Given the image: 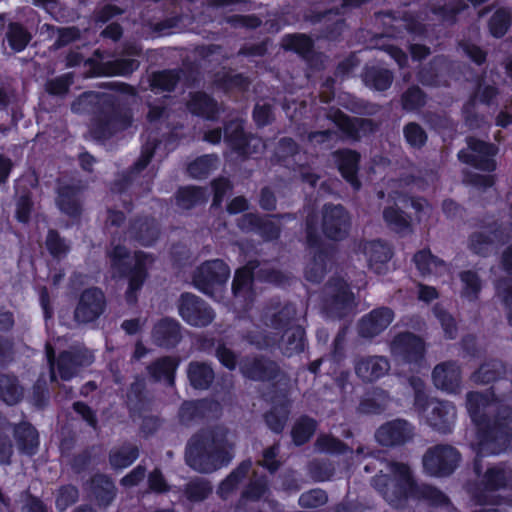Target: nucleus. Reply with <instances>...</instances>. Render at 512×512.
<instances>
[{"label":"nucleus","mask_w":512,"mask_h":512,"mask_svg":"<svg viewBox=\"0 0 512 512\" xmlns=\"http://www.w3.org/2000/svg\"><path fill=\"white\" fill-rule=\"evenodd\" d=\"M488 393H467L466 406L475 427L478 452L498 455L506 450L512 440V407H488Z\"/></svg>","instance_id":"f257e3e1"},{"label":"nucleus","mask_w":512,"mask_h":512,"mask_svg":"<svg viewBox=\"0 0 512 512\" xmlns=\"http://www.w3.org/2000/svg\"><path fill=\"white\" fill-rule=\"evenodd\" d=\"M75 113H90V133L99 141H107L131 127L132 110L109 94L84 92L71 104Z\"/></svg>","instance_id":"f03ea898"},{"label":"nucleus","mask_w":512,"mask_h":512,"mask_svg":"<svg viewBox=\"0 0 512 512\" xmlns=\"http://www.w3.org/2000/svg\"><path fill=\"white\" fill-rule=\"evenodd\" d=\"M391 471L393 476L375 475L371 484L392 508H404L409 498L424 500L433 507L451 504L449 497L437 487L417 484L407 464L394 462Z\"/></svg>","instance_id":"7ed1b4c3"},{"label":"nucleus","mask_w":512,"mask_h":512,"mask_svg":"<svg viewBox=\"0 0 512 512\" xmlns=\"http://www.w3.org/2000/svg\"><path fill=\"white\" fill-rule=\"evenodd\" d=\"M232 458L227 431L219 426L199 429L186 444V464L199 473H212L227 466Z\"/></svg>","instance_id":"20e7f679"},{"label":"nucleus","mask_w":512,"mask_h":512,"mask_svg":"<svg viewBox=\"0 0 512 512\" xmlns=\"http://www.w3.org/2000/svg\"><path fill=\"white\" fill-rule=\"evenodd\" d=\"M110 272L113 279L127 280L124 293L128 305L137 304L139 294L149 278L148 260L151 255L142 250H136L131 257V251L123 244L112 245L107 250Z\"/></svg>","instance_id":"39448f33"},{"label":"nucleus","mask_w":512,"mask_h":512,"mask_svg":"<svg viewBox=\"0 0 512 512\" xmlns=\"http://www.w3.org/2000/svg\"><path fill=\"white\" fill-rule=\"evenodd\" d=\"M305 246L313 251L312 258L304 270L305 279L313 284H320L326 274L332 257V247L326 244L319 233V218L316 212L307 213L304 220Z\"/></svg>","instance_id":"423d86ee"},{"label":"nucleus","mask_w":512,"mask_h":512,"mask_svg":"<svg viewBox=\"0 0 512 512\" xmlns=\"http://www.w3.org/2000/svg\"><path fill=\"white\" fill-rule=\"evenodd\" d=\"M512 488V469L501 462L488 467L472 491V498L479 505H494L498 502L491 492Z\"/></svg>","instance_id":"0eeeda50"},{"label":"nucleus","mask_w":512,"mask_h":512,"mask_svg":"<svg viewBox=\"0 0 512 512\" xmlns=\"http://www.w3.org/2000/svg\"><path fill=\"white\" fill-rule=\"evenodd\" d=\"M239 371L245 379L269 383L274 389L286 376L277 361L263 354L243 357L239 362Z\"/></svg>","instance_id":"6e6552de"},{"label":"nucleus","mask_w":512,"mask_h":512,"mask_svg":"<svg viewBox=\"0 0 512 512\" xmlns=\"http://www.w3.org/2000/svg\"><path fill=\"white\" fill-rule=\"evenodd\" d=\"M467 149L458 151V160L477 170L492 173L497 168L495 156L498 153V147L491 143L474 136L466 137Z\"/></svg>","instance_id":"1a4fd4ad"},{"label":"nucleus","mask_w":512,"mask_h":512,"mask_svg":"<svg viewBox=\"0 0 512 512\" xmlns=\"http://www.w3.org/2000/svg\"><path fill=\"white\" fill-rule=\"evenodd\" d=\"M389 347L392 356L404 364L421 367L425 361L426 343L421 336L411 331L396 333Z\"/></svg>","instance_id":"9d476101"},{"label":"nucleus","mask_w":512,"mask_h":512,"mask_svg":"<svg viewBox=\"0 0 512 512\" xmlns=\"http://www.w3.org/2000/svg\"><path fill=\"white\" fill-rule=\"evenodd\" d=\"M460 460L461 454L455 447L437 444L423 455V468L430 476L445 477L454 473Z\"/></svg>","instance_id":"9b49d317"},{"label":"nucleus","mask_w":512,"mask_h":512,"mask_svg":"<svg viewBox=\"0 0 512 512\" xmlns=\"http://www.w3.org/2000/svg\"><path fill=\"white\" fill-rule=\"evenodd\" d=\"M230 276V267L222 259L203 262L194 272L193 284L196 289L207 296L224 286Z\"/></svg>","instance_id":"f8f14e48"},{"label":"nucleus","mask_w":512,"mask_h":512,"mask_svg":"<svg viewBox=\"0 0 512 512\" xmlns=\"http://www.w3.org/2000/svg\"><path fill=\"white\" fill-rule=\"evenodd\" d=\"M351 216L341 204L326 203L322 208L321 231L328 240L339 242L347 238Z\"/></svg>","instance_id":"ddd939ff"},{"label":"nucleus","mask_w":512,"mask_h":512,"mask_svg":"<svg viewBox=\"0 0 512 512\" xmlns=\"http://www.w3.org/2000/svg\"><path fill=\"white\" fill-rule=\"evenodd\" d=\"M177 307L182 320L193 327H207L215 318L213 308L202 298L190 292H183L180 295Z\"/></svg>","instance_id":"4468645a"},{"label":"nucleus","mask_w":512,"mask_h":512,"mask_svg":"<svg viewBox=\"0 0 512 512\" xmlns=\"http://www.w3.org/2000/svg\"><path fill=\"white\" fill-rule=\"evenodd\" d=\"M270 218L282 220L284 218L291 219L292 216L289 213L261 216L257 213L248 212L237 219V227L245 233H256L266 242L276 241L281 236V227Z\"/></svg>","instance_id":"2eb2a0df"},{"label":"nucleus","mask_w":512,"mask_h":512,"mask_svg":"<svg viewBox=\"0 0 512 512\" xmlns=\"http://www.w3.org/2000/svg\"><path fill=\"white\" fill-rule=\"evenodd\" d=\"M325 307L336 317H344L352 308L354 294L348 282L340 276H332L325 284Z\"/></svg>","instance_id":"dca6fc26"},{"label":"nucleus","mask_w":512,"mask_h":512,"mask_svg":"<svg viewBox=\"0 0 512 512\" xmlns=\"http://www.w3.org/2000/svg\"><path fill=\"white\" fill-rule=\"evenodd\" d=\"M415 427L407 420L396 418L381 424L375 431V440L383 447H400L411 442Z\"/></svg>","instance_id":"f3484780"},{"label":"nucleus","mask_w":512,"mask_h":512,"mask_svg":"<svg viewBox=\"0 0 512 512\" xmlns=\"http://www.w3.org/2000/svg\"><path fill=\"white\" fill-rule=\"evenodd\" d=\"M107 301L103 290L92 286L82 290L74 311L78 323H91L96 321L106 310Z\"/></svg>","instance_id":"a211bd4d"},{"label":"nucleus","mask_w":512,"mask_h":512,"mask_svg":"<svg viewBox=\"0 0 512 512\" xmlns=\"http://www.w3.org/2000/svg\"><path fill=\"white\" fill-rule=\"evenodd\" d=\"M87 498L100 509H106L117 498L118 489L113 478L105 473L96 472L83 484Z\"/></svg>","instance_id":"6ab92c4d"},{"label":"nucleus","mask_w":512,"mask_h":512,"mask_svg":"<svg viewBox=\"0 0 512 512\" xmlns=\"http://www.w3.org/2000/svg\"><path fill=\"white\" fill-rule=\"evenodd\" d=\"M223 137L225 144L238 156L246 159L252 155L251 142L255 139L251 132L245 130L242 119L235 118L224 123Z\"/></svg>","instance_id":"aec40b11"},{"label":"nucleus","mask_w":512,"mask_h":512,"mask_svg":"<svg viewBox=\"0 0 512 512\" xmlns=\"http://www.w3.org/2000/svg\"><path fill=\"white\" fill-rule=\"evenodd\" d=\"M259 265L260 263L257 259H252L235 271L232 281V293L235 299L243 302L245 307L252 306L255 301V270Z\"/></svg>","instance_id":"412c9836"},{"label":"nucleus","mask_w":512,"mask_h":512,"mask_svg":"<svg viewBox=\"0 0 512 512\" xmlns=\"http://www.w3.org/2000/svg\"><path fill=\"white\" fill-rule=\"evenodd\" d=\"M221 412V404L213 398H200L185 400L178 410V418L181 424L189 426L192 423L216 416Z\"/></svg>","instance_id":"4be33fe9"},{"label":"nucleus","mask_w":512,"mask_h":512,"mask_svg":"<svg viewBox=\"0 0 512 512\" xmlns=\"http://www.w3.org/2000/svg\"><path fill=\"white\" fill-rule=\"evenodd\" d=\"M395 313L387 306L376 307L363 315L357 324L358 335L371 340L383 333L393 322Z\"/></svg>","instance_id":"5701e85b"},{"label":"nucleus","mask_w":512,"mask_h":512,"mask_svg":"<svg viewBox=\"0 0 512 512\" xmlns=\"http://www.w3.org/2000/svg\"><path fill=\"white\" fill-rule=\"evenodd\" d=\"M327 118L331 120L342 133L343 137L353 141H358L363 133L373 130V120L368 118L351 117L342 110L331 109Z\"/></svg>","instance_id":"b1692460"},{"label":"nucleus","mask_w":512,"mask_h":512,"mask_svg":"<svg viewBox=\"0 0 512 512\" xmlns=\"http://www.w3.org/2000/svg\"><path fill=\"white\" fill-rule=\"evenodd\" d=\"M335 165L341 177L354 189L359 190L362 183L359 178L361 155L350 148L338 149L333 153Z\"/></svg>","instance_id":"393cba45"},{"label":"nucleus","mask_w":512,"mask_h":512,"mask_svg":"<svg viewBox=\"0 0 512 512\" xmlns=\"http://www.w3.org/2000/svg\"><path fill=\"white\" fill-rule=\"evenodd\" d=\"M186 109L192 116L211 122L217 121L222 111L219 102L201 90L189 92Z\"/></svg>","instance_id":"a878e982"},{"label":"nucleus","mask_w":512,"mask_h":512,"mask_svg":"<svg viewBox=\"0 0 512 512\" xmlns=\"http://www.w3.org/2000/svg\"><path fill=\"white\" fill-rule=\"evenodd\" d=\"M128 234L141 246L151 247L160 236V226L153 216H136L129 221Z\"/></svg>","instance_id":"bb28decb"},{"label":"nucleus","mask_w":512,"mask_h":512,"mask_svg":"<svg viewBox=\"0 0 512 512\" xmlns=\"http://www.w3.org/2000/svg\"><path fill=\"white\" fill-rule=\"evenodd\" d=\"M432 380L436 388L448 393H458L462 383L461 367L456 361L441 362L434 367Z\"/></svg>","instance_id":"cd10ccee"},{"label":"nucleus","mask_w":512,"mask_h":512,"mask_svg":"<svg viewBox=\"0 0 512 512\" xmlns=\"http://www.w3.org/2000/svg\"><path fill=\"white\" fill-rule=\"evenodd\" d=\"M390 361L385 356H364L355 360L354 370L364 383H374L384 377L390 370Z\"/></svg>","instance_id":"c85d7f7f"},{"label":"nucleus","mask_w":512,"mask_h":512,"mask_svg":"<svg viewBox=\"0 0 512 512\" xmlns=\"http://www.w3.org/2000/svg\"><path fill=\"white\" fill-rule=\"evenodd\" d=\"M430 405L431 410L427 416L429 426L441 434L451 433L456 420L454 404L445 400H435Z\"/></svg>","instance_id":"c756f323"},{"label":"nucleus","mask_w":512,"mask_h":512,"mask_svg":"<svg viewBox=\"0 0 512 512\" xmlns=\"http://www.w3.org/2000/svg\"><path fill=\"white\" fill-rule=\"evenodd\" d=\"M272 406L263 415L267 427L275 434H281L289 418L290 409L287 400V392L275 391L271 397Z\"/></svg>","instance_id":"7c9ffc66"},{"label":"nucleus","mask_w":512,"mask_h":512,"mask_svg":"<svg viewBox=\"0 0 512 512\" xmlns=\"http://www.w3.org/2000/svg\"><path fill=\"white\" fill-rule=\"evenodd\" d=\"M152 339L160 348H175L182 339L180 323L170 317L161 318L153 326Z\"/></svg>","instance_id":"2f4dec72"},{"label":"nucleus","mask_w":512,"mask_h":512,"mask_svg":"<svg viewBox=\"0 0 512 512\" xmlns=\"http://www.w3.org/2000/svg\"><path fill=\"white\" fill-rule=\"evenodd\" d=\"M12 432L21 455L33 457L37 454L40 444L39 433L30 422L21 421L13 424Z\"/></svg>","instance_id":"473e14b6"},{"label":"nucleus","mask_w":512,"mask_h":512,"mask_svg":"<svg viewBox=\"0 0 512 512\" xmlns=\"http://www.w3.org/2000/svg\"><path fill=\"white\" fill-rule=\"evenodd\" d=\"M179 364L176 356H162L151 362L147 371L154 382L164 381L168 386H174Z\"/></svg>","instance_id":"72a5a7b5"},{"label":"nucleus","mask_w":512,"mask_h":512,"mask_svg":"<svg viewBox=\"0 0 512 512\" xmlns=\"http://www.w3.org/2000/svg\"><path fill=\"white\" fill-rule=\"evenodd\" d=\"M361 80L370 90L385 92L392 86L394 74L388 68L366 64L361 72Z\"/></svg>","instance_id":"f704fd0d"},{"label":"nucleus","mask_w":512,"mask_h":512,"mask_svg":"<svg viewBox=\"0 0 512 512\" xmlns=\"http://www.w3.org/2000/svg\"><path fill=\"white\" fill-rule=\"evenodd\" d=\"M186 374L189 384L194 390H208L215 380V371L212 365L205 361L189 362Z\"/></svg>","instance_id":"c9c22d12"},{"label":"nucleus","mask_w":512,"mask_h":512,"mask_svg":"<svg viewBox=\"0 0 512 512\" xmlns=\"http://www.w3.org/2000/svg\"><path fill=\"white\" fill-rule=\"evenodd\" d=\"M364 254L367 257L368 266L376 273H382L385 265L393 256L392 248L381 239H374L364 246Z\"/></svg>","instance_id":"e433bc0d"},{"label":"nucleus","mask_w":512,"mask_h":512,"mask_svg":"<svg viewBox=\"0 0 512 512\" xmlns=\"http://www.w3.org/2000/svg\"><path fill=\"white\" fill-rule=\"evenodd\" d=\"M142 49L135 45H127L123 49V55L127 57H120L108 62V74L117 76H130L133 72L138 70L140 61L131 58L133 56H141Z\"/></svg>","instance_id":"4c0bfd02"},{"label":"nucleus","mask_w":512,"mask_h":512,"mask_svg":"<svg viewBox=\"0 0 512 512\" xmlns=\"http://www.w3.org/2000/svg\"><path fill=\"white\" fill-rule=\"evenodd\" d=\"M253 462L251 458L242 460L219 484L217 494L221 499L228 497L235 492L239 485L247 478Z\"/></svg>","instance_id":"58836bf2"},{"label":"nucleus","mask_w":512,"mask_h":512,"mask_svg":"<svg viewBox=\"0 0 512 512\" xmlns=\"http://www.w3.org/2000/svg\"><path fill=\"white\" fill-rule=\"evenodd\" d=\"M270 308L276 310L270 316V326L276 331L287 330L296 320L297 308L291 302H285L281 305L279 298H272L269 304Z\"/></svg>","instance_id":"ea45409f"},{"label":"nucleus","mask_w":512,"mask_h":512,"mask_svg":"<svg viewBox=\"0 0 512 512\" xmlns=\"http://www.w3.org/2000/svg\"><path fill=\"white\" fill-rule=\"evenodd\" d=\"M209 193L206 187L196 185L181 186L175 193V201L179 208L191 210L207 203Z\"/></svg>","instance_id":"a19ab883"},{"label":"nucleus","mask_w":512,"mask_h":512,"mask_svg":"<svg viewBox=\"0 0 512 512\" xmlns=\"http://www.w3.org/2000/svg\"><path fill=\"white\" fill-rule=\"evenodd\" d=\"M314 40L304 33L285 34L281 39V48L293 52L302 59L309 61L314 55Z\"/></svg>","instance_id":"79ce46f5"},{"label":"nucleus","mask_w":512,"mask_h":512,"mask_svg":"<svg viewBox=\"0 0 512 512\" xmlns=\"http://www.w3.org/2000/svg\"><path fill=\"white\" fill-rule=\"evenodd\" d=\"M140 455L139 447L125 442L121 446L113 447L108 453V461L112 470L122 471L130 467Z\"/></svg>","instance_id":"37998d69"},{"label":"nucleus","mask_w":512,"mask_h":512,"mask_svg":"<svg viewBox=\"0 0 512 512\" xmlns=\"http://www.w3.org/2000/svg\"><path fill=\"white\" fill-rule=\"evenodd\" d=\"M25 389L13 373L0 372V401L8 406L19 404L24 398Z\"/></svg>","instance_id":"c03bdc74"},{"label":"nucleus","mask_w":512,"mask_h":512,"mask_svg":"<svg viewBox=\"0 0 512 512\" xmlns=\"http://www.w3.org/2000/svg\"><path fill=\"white\" fill-rule=\"evenodd\" d=\"M93 353L87 348L70 347L65 354L66 381L70 380L80 368L89 367L94 362Z\"/></svg>","instance_id":"a18cd8bd"},{"label":"nucleus","mask_w":512,"mask_h":512,"mask_svg":"<svg viewBox=\"0 0 512 512\" xmlns=\"http://www.w3.org/2000/svg\"><path fill=\"white\" fill-rule=\"evenodd\" d=\"M182 78L181 69H163L150 75V87L155 92L172 93L176 90Z\"/></svg>","instance_id":"49530a36"},{"label":"nucleus","mask_w":512,"mask_h":512,"mask_svg":"<svg viewBox=\"0 0 512 512\" xmlns=\"http://www.w3.org/2000/svg\"><path fill=\"white\" fill-rule=\"evenodd\" d=\"M318 429V421L309 415L299 416L292 428L291 439L295 446L301 447L307 444L315 435Z\"/></svg>","instance_id":"de8ad7c7"},{"label":"nucleus","mask_w":512,"mask_h":512,"mask_svg":"<svg viewBox=\"0 0 512 512\" xmlns=\"http://www.w3.org/2000/svg\"><path fill=\"white\" fill-rule=\"evenodd\" d=\"M387 227L399 235H406L412 231V219L399 207L387 206L382 212Z\"/></svg>","instance_id":"09e8293b"},{"label":"nucleus","mask_w":512,"mask_h":512,"mask_svg":"<svg viewBox=\"0 0 512 512\" xmlns=\"http://www.w3.org/2000/svg\"><path fill=\"white\" fill-rule=\"evenodd\" d=\"M126 403L131 414L141 415L149 409L146 385L143 381L136 380L130 384L126 394Z\"/></svg>","instance_id":"8fccbe9b"},{"label":"nucleus","mask_w":512,"mask_h":512,"mask_svg":"<svg viewBox=\"0 0 512 512\" xmlns=\"http://www.w3.org/2000/svg\"><path fill=\"white\" fill-rule=\"evenodd\" d=\"M270 493L269 479L266 474L253 472V478L245 485L240 494L241 501L259 502Z\"/></svg>","instance_id":"3c124183"},{"label":"nucleus","mask_w":512,"mask_h":512,"mask_svg":"<svg viewBox=\"0 0 512 512\" xmlns=\"http://www.w3.org/2000/svg\"><path fill=\"white\" fill-rule=\"evenodd\" d=\"M281 332H283L282 338L286 356L291 357L304 351L307 339L305 329L302 326L294 325Z\"/></svg>","instance_id":"603ef678"},{"label":"nucleus","mask_w":512,"mask_h":512,"mask_svg":"<svg viewBox=\"0 0 512 512\" xmlns=\"http://www.w3.org/2000/svg\"><path fill=\"white\" fill-rule=\"evenodd\" d=\"M412 260L422 277L429 276L433 272H436L438 268L445 266V261L434 255L429 248H423L417 251Z\"/></svg>","instance_id":"864d4df0"},{"label":"nucleus","mask_w":512,"mask_h":512,"mask_svg":"<svg viewBox=\"0 0 512 512\" xmlns=\"http://www.w3.org/2000/svg\"><path fill=\"white\" fill-rule=\"evenodd\" d=\"M458 276L462 283L461 297L469 302H476L483 287L478 273L474 270H463Z\"/></svg>","instance_id":"5fc2aeb1"},{"label":"nucleus","mask_w":512,"mask_h":512,"mask_svg":"<svg viewBox=\"0 0 512 512\" xmlns=\"http://www.w3.org/2000/svg\"><path fill=\"white\" fill-rule=\"evenodd\" d=\"M503 365L500 361L490 359L482 363L478 369L471 374V380L475 384H491L501 378Z\"/></svg>","instance_id":"6e6d98bb"},{"label":"nucleus","mask_w":512,"mask_h":512,"mask_svg":"<svg viewBox=\"0 0 512 512\" xmlns=\"http://www.w3.org/2000/svg\"><path fill=\"white\" fill-rule=\"evenodd\" d=\"M45 354L49 366L50 381L56 382L59 387H62L64 385V350L59 351L56 356L54 347L50 343H46Z\"/></svg>","instance_id":"4d7b16f0"},{"label":"nucleus","mask_w":512,"mask_h":512,"mask_svg":"<svg viewBox=\"0 0 512 512\" xmlns=\"http://www.w3.org/2000/svg\"><path fill=\"white\" fill-rule=\"evenodd\" d=\"M315 449L318 452L329 455H345L352 449L342 440L332 434H320L315 441Z\"/></svg>","instance_id":"13d9d810"},{"label":"nucleus","mask_w":512,"mask_h":512,"mask_svg":"<svg viewBox=\"0 0 512 512\" xmlns=\"http://www.w3.org/2000/svg\"><path fill=\"white\" fill-rule=\"evenodd\" d=\"M9 47L14 52L23 51L32 39L31 33L19 22H10L6 33Z\"/></svg>","instance_id":"bf43d9fd"},{"label":"nucleus","mask_w":512,"mask_h":512,"mask_svg":"<svg viewBox=\"0 0 512 512\" xmlns=\"http://www.w3.org/2000/svg\"><path fill=\"white\" fill-rule=\"evenodd\" d=\"M512 24V15L509 9L501 7L495 10L488 20L489 33L494 38H502Z\"/></svg>","instance_id":"052dcab7"},{"label":"nucleus","mask_w":512,"mask_h":512,"mask_svg":"<svg viewBox=\"0 0 512 512\" xmlns=\"http://www.w3.org/2000/svg\"><path fill=\"white\" fill-rule=\"evenodd\" d=\"M217 161L215 154L198 156L188 164L187 172L193 179H205L215 168Z\"/></svg>","instance_id":"680f3d73"},{"label":"nucleus","mask_w":512,"mask_h":512,"mask_svg":"<svg viewBox=\"0 0 512 512\" xmlns=\"http://www.w3.org/2000/svg\"><path fill=\"white\" fill-rule=\"evenodd\" d=\"M215 86L228 93L234 89L239 91H245L250 85V81L247 76L242 73L231 74L229 72L218 75L214 81Z\"/></svg>","instance_id":"e2e57ef3"},{"label":"nucleus","mask_w":512,"mask_h":512,"mask_svg":"<svg viewBox=\"0 0 512 512\" xmlns=\"http://www.w3.org/2000/svg\"><path fill=\"white\" fill-rule=\"evenodd\" d=\"M426 98V93L419 86L412 85L401 94V107L406 112L420 110L426 105Z\"/></svg>","instance_id":"0e129e2a"},{"label":"nucleus","mask_w":512,"mask_h":512,"mask_svg":"<svg viewBox=\"0 0 512 512\" xmlns=\"http://www.w3.org/2000/svg\"><path fill=\"white\" fill-rule=\"evenodd\" d=\"M468 248L473 254L486 258L493 251L494 240L491 235L476 231L468 237Z\"/></svg>","instance_id":"69168bd1"},{"label":"nucleus","mask_w":512,"mask_h":512,"mask_svg":"<svg viewBox=\"0 0 512 512\" xmlns=\"http://www.w3.org/2000/svg\"><path fill=\"white\" fill-rule=\"evenodd\" d=\"M211 483L203 478H196L189 481L184 488L185 497L190 502H201L207 499L212 493Z\"/></svg>","instance_id":"338daca9"},{"label":"nucleus","mask_w":512,"mask_h":512,"mask_svg":"<svg viewBox=\"0 0 512 512\" xmlns=\"http://www.w3.org/2000/svg\"><path fill=\"white\" fill-rule=\"evenodd\" d=\"M476 95H470L468 100L463 104L461 112L465 125L469 130L481 129L485 124V116L476 112Z\"/></svg>","instance_id":"774afa93"}]
</instances>
